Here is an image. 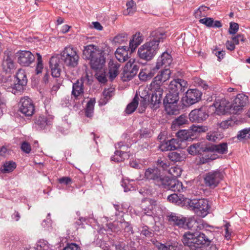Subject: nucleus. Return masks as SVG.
<instances>
[{"label":"nucleus","instance_id":"34","mask_svg":"<svg viewBox=\"0 0 250 250\" xmlns=\"http://www.w3.org/2000/svg\"><path fill=\"white\" fill-rule=\"evenodd\" d=\"M167 200L171 203L179 205L184 201V196L181 194L173 193L168 195Z\"/></svg>","mask_w":250,"mask_h":250},{"label":"nucleus","instance_id":"21","mask_svg":"<svg viewBox=\"0 0 250 250\" xmlns=\"http://www.w3.org/2000/svg\"><path fill=\"white\" fill-rule=\"evenodd\" d=\"M3 70L6 73H11L15 69V64L13 61V57L9 52H5L2 63Z\"/></svg>","mask_w":250,"mask_h":250},{"label":"nucleus","instance_id":"38","mask_svg":"<svg viewBox=\"0 0 250 250\" xmlns=\"http://www.w3.org/2000/svg\"><path fill=\"white\" fill-rule=\"evenodd\" d=\"M156 69L155 68L152 70H144L140 71L139 74V79L143 81H146L150 79L154 75V70Z\"/></svg>","mask_w":250,"mask_h":250},{"label":"nucleus","instance_id":"30","mask_svg":"<svg viewBox=\"0 0 250 250\" xmlns=\"http://www.w3.org/2000/svg\"><path fill=\"white\" fill-rule=\"evenodd\" d=\"M209 151H214L221 154H226L228 152V145L226 143L212 145L209 146Z\"/></svg>","mask_w":250,"mask_h":250},{"label":"nucleus","instance_id":"27","mask_svg":"<svg viewBox=\"0 0 250 250\" xmlns=\"http://www.w3.org/2000/svg\"><path fill=\"white\" fill-rule=\"evenodd\" d=\"M156 205V201L153 199H145L141 205L143 213L148 216H152L153 209Z\"/></svg>","mask_w":250,"mask_h":250},{"label":"nucleus","instance_id":"10","mask_svg":"<svg viewBox=\"0 0 250 250\" xmlns=\"http://www.w3.org/2000/svg\"><path fill=\"white\" fill-rule=\"evenodd\" d=\"M139 65L135 63V60L130 59L125 66L123 70V76L125 81H129L137 73Z\"/></svg>","mask_w":250,"mask_h":250},{"label":"nucleus","instance_id":"9","mask_svg":"<svg viewBox=\"0 0 250 250\" xmlns=\"http://www.w3.org/2000/svg\"><path fill=\"white\" fill-rule=\"evenodd\" d=\"M145 177L148 180H152L158 186H163V184H166L167 181V178L162 177L160 170L157 168L147 169L145 173Z\"/></svg>","mask_w":250,"mask_h":250},{"label":"nucleus","instance_id":"2","mask_svg":"<svg viewBox=\"0 0 250 250\" xmlns=\"http://www.w3.org/2000/svg\"><path fill=\"white\" fill-rule=\"evenodd\" d=\"M83 56L85 59L90 61V65L93 69H101L104 65V52L97 46L89 44L84 46Z\"/></svg>","mask_w":250,"mask_h":250},{"label":"nucleus","instance_id":"33","mask_svg":"<svg viewBox=\"0 0 250 250\" xmlns=\"http://www.w3.org/2000/svg\"><path fill=\"white\" fill-rule=\"evenodd\" d=\"M109 77L112 81L118 74V69L120 65L118 63H114L113 61L109 62Z\"/></svg>","mask_w":250,"mask_h":250},{"label":"nucleus","instance_id":"59","mask_svg":"<svg viewBox=\"0 0 250 250\" xmlns=\"http://www.w3.org/2000/svg\"><path fill=\"white\" fill-rule=\"evenodd\" d=\"M132 43L136 42V45H139L143 41V38L140 32L136 33L133 36Z\"/></svg>","mask_w":250,"mask_h":250},{"label":"nucleus","instance_id":"29","mask_svg":"<svg viewBox=\"0 0 250 250\" xmlns=\"http://www.w3.org/2000/svg\"><path fill=\"white\" fill-rule=\"evenodd\" d=\"M200 23L205 25L208 27L220 28L222 24L219 21H214L211 18H205L199 20Z\"/></svg>","mask_w":250,"mask_h":250},{"label":"nucleus","instance_id":"45","mask_svg":"<svg viewBox=\"0 0 250 250\" xmlns=\"http://www.w3.org/2000/svg\"><path fill=\"white\" fill-rule=\"evenodd\" d=\"M16 167V164L13 161L6 162L3 165V169L2 171L4 173L11 172Z\"/></svg>","mask_w":250,"mask_h":250},{"label":"nucleus","instance_id":"52","mask_svg":"<svg viewBox=\"0 0 250 250\" xmlns=\"http://www.w3.org/2000/svg\"><path fill=\"white\" fill-rule=\"evenodd\" d=\"M127 40V34L125 33H121L116 36L114 38V42L115 43H122Z\"/></svg>","mask_w":250,"mask_h":250},{"label":"nucleus","instance_id":"35","mask_svg":"<svg viewBox=\"0 0 250 250\" xmlns=\"http://www.w3.org/2000/svg\"><path fill=\"white\" fill-rule=\"evenodd\" d=\"M179 99V95L173 93V92H169L167 94L166 97L164 99V104L165 105L166 104H177Z\"/></svg>","mask_w":250,"mask_h":250},{"label":"nucleus","instance_id":"17","mask_svg":"<svg viewBox=\"0 0 250 250\" xmlns=\"http://www.w3.org/2000/svg\"><path fill=\"white\" fill-rule=\"evenodd\" d=\"M202 93L198 89H191L186 92L185 103L187 105L193 104L201 99Z\"/></svg>","mask_w":250,"mask_h":250},{"label":"nucleus","instance_id":"48","mask_svg":"<svg viewBox=\"0 0 250 250\" xmlns=\"http://www.w3.org/2000/svg\"><path fill=\"white\" fill-rule=\"evenodd\" d=\"M182 170L180 167H172L168 169V173L173 177L177 178L181 176Z\"/></svg>","mask_w":250,"mask_h":250},{"label":"nucleus","instance_id":"24","mask_svg":"<svg viewBox=\"0 0 250 250\" xmlns=\"http://www.w3.org/2000/svg\"><path fill=\"white\" fill-rule=\"evenodd\" d=\"M167 219L171 225L177 226L179 228H184L186 218L178 216L174 213H171L167 216Z\"/></svg>","mask_w":250,"mask_h":250},{"label":"nucleus","instance_id":"14","mask_svg":"<svg viewBox=\"0 0 250 250\" xmlns=\"http://www.w3.org/2000/svg\"><path fill=\"white\" fill-rule=\"evenodd\" d=\"M248 103V97L243 93L237 95L231 104L233 113L236 114L241 111Z\"/></svg>","mask_w":250,"mask_h":250},{"label":"nucleus","instance_id":"18","mask_svg":"<svg viewBox=\"0 0 250 250\" xmlns=\"http://www.w3.org/2000/svg\"><path fill=\"white\" fill-rule=\"evenodd\" d=\"M163 186L165 188L169 189L174 192H181L185 191L186 189V188L183 187L182 182L180 181L167 178L166 184H163Z\"/></svg>","mask_w":250,"mask_h":250},{"label":"nucleus","instance_id":"64","mask_svg":"<svg viewBox=\"0 0 250 250\" xmlns=\"http://www.w3.org/2000/svg\"><path fill=\"white\" fill-rule=\"evenodd\" d=\"M58 181L60 184H64L65 185H68L72 182V179L69 177H62L59 178Z\"/></svg>","mask_w":250,"mask_h":250},{"label":"nucleus","instance_id":"11","mask_svg":"<svg viewBox=\"0 0 250 250\" xmlns=\"http://www.w3.org/2000/svg\"><path fill=\"white\" fill-rule=\"evenodd\" d=\"M151 91L152 92L150 106L152 108H157L161 103L163 97L164 90L159 86H152L150 85Z\"/></svg>","mask_w":250,"mask_h":250},{"label":"nucleus","instance_id":"16","mask_svg":"<svg viewBox=\"0 0 250 250\" xmlns=\"http://www.w3.org/2000/svg\"><path fill=\"white\" fill-rule=\"evenodd\" d=\"M84 79L81 78L76 81L73 83L72 90L71 92V98L74 100H77L81 99L84 94Z\"/></svg>","mask_w":250,"mask_h":250},{"label":"nucleus","instance_id":"36","mask_svg":"<svg viewBox=\"0 0 250 250\" xmlns=\"http://www.w3.org/2000/svg\"><path fill=\"white\" fill-rule=\"evenodd\" d=\"M95 103L96 100L95 98H91L87 102L85 109V114L87 117L90 118L92 116Z\"/></svg>","mask_w":250,"mask_h":250},{"label":"nucleus","instance_id":"62","mask_svg":"<svg viewBox=\"0 0 250 250\" xmlns=\"http://www.w3.org/2000/svg\"><path fill=\"white\" fill-rule=\"evenodd\" d=\"M158 249L159 250H178L177 247L172 245H166L165 244H161L159 246Z\"/></svg>","mask_w":250,"mask_h":250},{"label":"nucleus","instance_id":"47","mask_svg":"<svg viewBox=\"0 0 250 250\" xmlns=\"http://www.w3.org/2000/svg\"><path fill=\"white\" fill-rule=\"evenodd\" d=\"M169 159L173 162H181L184 159V157L177 152H171L168 154Z\"/></svg>","mask_w":250,"mask_h":250},{"label":"nucleus","instance_id":"7","mask_svg":"<svg viewBox=\"0 0 250 250\" xmlns=\"http://www.w3.org/2000/svg\"><path fill=\"white\" fill-rule=\"evenodd\" d=\"M224 178V172L220 170L207 172L204 176L205 186L210 188H216Z\"/></svg>","mask_w":250,"mask_h":250},{"label":"nucleus","instance_id":"56","mask_svg":"<svg viewBox=\"0 0 250 250\" xmlns=\"http://www.w3.org/2000/svg\"><path fill=\"white\" fill-rule=\"evenodd\" d=\"M140 234L145 236L146 237H151L153 233L151 229H149L146 226H143L141 230Z\"/></svg>","mask_w":250,"mask_h":250},{"label":"nucleus","instance_id":"40","mask_svg":"<svg viewBox=\"0 0 250 250\" xmlns=\"http://www.w3.org/2000/svg\"><path fill=\"white\" fill-rule=\"evenodd\" d=\"M222 137V134L218 131H210L207 135V140L212 142L220 140Z\"/></svg>","mask_w":250,"mask_h":250},{"label":"nucleus","instance_id":"54","mask_svg":"<svg viewBox=\"0 0 250 250\" xmlns=\"http://www.w3.org/2000/svg\"><path fill=\"white\" fill-rule=\"evenodd\" d=\"M140 135L141 138H148L151 136L152 132L150 129L144 128L140 130Z\"/></svg>","mask_w":250,"mask_h":250},{"label":"nucleus","instance_id":"50","mask_svg":"<svg viewBox=\"0 0 250 250\" xmlns=\"http://www.w3.org/2000/svg\"><path fill=\"white\" fill-rule=\"evenodd\" d=\"M117 223H119V224H118V225H120V228L124 229L125 231L130 233L131 234L133 233L132 228L130 226V224L128 222L125 221L123 222H117Z\"/></svg>","mask_w":250,"mask_h":250},{"label":"nucleus","instance_id":"58","mask_svg":"<svg viewBox=\"0 0 250 250\" xmlns=\"http://www.w3.org/2000/svg\"><path fill=\"white\" fill-rule=\"evenodd\" d=\"M179 141L175 139H172L170 140H168L170 148H171L172 150L178 148L179 147Z\"/></svg>","mask_w":250,"mask_h":250},{"label":"nucleus","instance_id":"28","mask_svg":"<svg viewBox=\"0 0 250 250\" xmlns=\"http://www.w3.org/2000/svg\"><path fill=\"white\" fill-rule=\"evenodd\" d=\"M54 117L52 115H41L36 119L35 124L38 128L42 129L46 126L51 125L53 122Z\"/></svg>","mask_w":250,"mask_h":250},{"label":"nucleus","instance_id":"41","mask_svg":"<svg viewBox=\"0 0 250 250\" xmlns=\"http://www.w3.org/2000/svg\"><path fill=\"white\" fill-rule=\"evenodd\" d=\"M103 98L99 101V104L103 105L105 104L112 96V91L110 89L104 90L103 92Z\"/></svg>","mask_w":250,"mask_h":250},{"label":"nucleus","instance_id":"49","mask_svg":"<svg viewBox=\"0 0 250 250\" xmlns=\"http://www.w3.org/2000/svg\"><path fill=\"white\" fill-rule=\"evenodd\" d=\"M37 249L39 250H50L48 242L44 240H40L37 243Z\"/></svg>","mask_w":250,"mask_h":250},{"label":"nucleus","instance_id":"37","mask_svg":"<svg viewBox=\"0 0 250 250\" xmlns=\"http://www.w3.org/2000/svg\"><path fill=\"white\" fill-rule=\"evenodd\" d=\"M139 100V97L136 95L132 101L127 105L125 112L127 114H131L136 110L138 105Z\"/></svg>","mask_w":250,"mask_h":250},{"label":"nucleus","instance_id":"53","mask_svg":"<svg viewBox=\"0 0 250 250\" xmlns=\"http://www.w3.org/2000/svg\"><path fill=\"white\" fill-rule=\"evenodd\" d=\"M239 29V24L237 23L231 22L229 23V32L231 35L235 34Z\"/></svg>","mask_w":250,"mask_h":250},{"label":"nucleus","instance_id":"4","mask_svg":"<svg viewBox=\"0 0 250 250\" xmlns=\"http://www.w3.org/2000/svg\"><path fill=\"white\" fill-rule=\"evenodd\" d=\"M27 83V79L25 71L19 69L14 80H9L4 82L2 86L7 91L14 94H21Z\"/></svg>","mask_w":250,"mask_h":250},{"label":"nucleus","instance_id":"8","mask_svg":"<svg viewBox=\"0 0 250 250\" xmlns=\"http://www.w3.org/2000/svg\"><path fill=\"white\" fill-rule=\"evenodd\" d=\"M208 130V127L207 126L203 125H192L190 127V129L181 130L177 132L176 136L180 140L183 141L191 139L192 137L193 136V133H201L205 132Z\"/></svg>","mask_w":250,"mask_h":250},{"label":"nucleus","instance_id":"3","mask_svg":"<svg viewBox=\"0 0 250 250\" xmlns=\"http://www.w3.org/2000/svg\"><path fill=\"white\" fill-rule=\"evenodd\" d=\"M182 242L191 250H198L199 248L208 245L210 243L208 238L204 233L198 231L185 233L183 236Z\"/></svg>","mask_w":250,"mask_h":250},{"label":"nucleus","instance_id":"32","mask_svg":"<svg viewBox=\"0 0 250 250\" xmlns=\"http://www.w3.org/2000/svg\"><path fill=\"white\" fill-rule=\"evenodd\" d=\"M188 122V118L185 115H182L175 119L172 123L171 128L176 129L177 127H180Z\"/></svg>","mask_w":250,"mask_h":250},{"label":"nucleus","instance_id":"1","mask_svg":"<svg viewBox=\"0 0 250 250\" xmlns=\"http://www.w3.org/2000/svg\"><path fill=\"white\" fill-rule=\"evenodd\" d=\"M149 37V41L141 45L137 52L139 57L146 61L151 60L156 55L159 50V43L163 42L166 35L158 30H155L151 32Z\"/></svg>","mask_w":250,"mask_h":250},{"label":"nucleus","instance_id":"23","mask_svg":"<svg viewBox=\"0 0 250 250\" xmlns=\"http://www.w3.org/2000/svg\"><path fill=\"white\" fill-rule=\"evenodd\" d=\"M172 61L171 55L167 52H165L157 59L155 68L156 70H158L161 67L167 68L171 63Z\"/></svg>","mask_w":250,"mask_h":250},{"label":"nucleus","instance_id":"51","mask_svg":"<svg viewBox=\"0 0 250 250\" xmlns=\"http://www.w3.org/2000/svg\"><path fill=\"white\" fill-rule=\"evenodd\" d=\"M216 159L214 155H211L210 157L208 155L202 156L199 158L198 162V164L203 165L208 163L210 160H213Z\"/></svg>","mask_w":250,"mask_h":250},{"label":"nucleus","instance_id":"22","mask_svg":"<svg viewBox=\"0 0 250 250\" xmlns=\"http://www.w3.org/2000/svg\"><path fill=\"white\" fill-rule=\"evenodd\" d=\"M35 60L32 53L29 51H21L19 54L18 62L22 66H29Z\"/></svg>","mask_w":250,"mask_h":250},{"label":"nucleus","instance_id":"43","mask_svg":"<svg viewBox=\"0 0 250 250\" xmlns=\"http://www.w3.org/2000/svg\"><path fill=\"white\" fill-rule=\"evenodd\" d=\"M126 152L119 150L115 152V155L111 157V160L116 162H122L125 160L124 155Z\"/></svg>","mask_w":250,"mask_h":250},{"label":"nucleus","instance_id":"20","mask_svg":"<svg viewBox=\"0 0 250 250\" xmlns=\"http://www.w3.org/2000/svg\"><path fill=\"white\" fill-rule=\"evenodd\" d=\"M171 71L169 68H165L162 70L153 79L150 85L152 86H159L168 80L170 77Z\"/></svg>","mask_w":250,"mask_h":250},{"label":"nucleus","instance_id":"15","mask_svg":"<svg viewBox=\"0 0 250 250\" xmlns=\"http://www.w3.org/2000/svg\"><path fill=\"white\" fill-rule=\"evenodd\" d=\"M216 108L215 113L217 115H223L232 110L231 104L225 99H217L213 104Z\"/></svg>","mask_w":250,"mask_h":250},{"label":"nucleus","instance_id":"63","mask_svg":"<svg viewBox=\"0 0 250 250\" xmlns=\"http://www.w3.org/2000/svg\"><path fill=\"white\" fill-rule=\"evenodd\" d=\"M63 250H81V249L76 244L71 243L66 246Z\"/></svg>","mask_w":250,"mask_h":250},{"label":"nucleus","instance_id":"19","mask_svg":"<svg viewBox=\"0 0 250 250\" xmlns=\"http://www.w3.org/2000/svg\"><path fill=\"white\" fill-rule=\"evenodd\" d=\"M188 152L192 155L201 154L207 151H209V146L203 142H198L191 145L187 148Z\"/></svg>","mask_w":250,"mask_h":250},{"label":"nucleus","instance_id":"31","mask_svg":"<svg viewBox=\"0 0 250 250\" xmlns=\"http://www.w3.org/2000/svg\"><path fill=\"white\" fill-rule=\"evenodd\" d=\"M126 47L122 48H118L115 53L116 59L120 62H124L126 61L128 58V52L126 50Z\"/></svg>","mask_w":250,"mask_h":250},{"label":"nucleus","instance_id":"12","mask_svg":"<svg viewBox=\"0 0 250 250\" xmlns=\"http://www.w3.org/2000/svg\"><path fill=\"white\" fill-rule=\"evenodd\" d=\"M20 111L25 116H31L35 112V106L32 100L27 97L21 98Z\"/></svg>","mask_w":250,"mask_h":250},{"label":"nucleus","instance_id":"60","mask_svg":"<svg viewBox=\"0 0 250 250\" xmlns=\"http://www.w3.org/2000/svg\"><path fill=\"white\" fill-rule=\"evenodd\" d=\"M197 223L198 224L196 225V228L195 230L197 231L198 230H200L203 229L204 228H206L208 227V224L204 222L203 220L199 219L197 220Z\"/></svg>","mask_w":250,"mask_h":250},{"label":"nucleus","instance_id":"6","mask_svg":"<svg viewBox=\"0 0 250 250\" xmlns=\"http://www.w3.org/2000/svg\"><path fill=\"white\" fill-rule=\"evenodd\" d=\"M61 56L62 60L66 66L74 67L78 65L79 57L76 49L72 46L65 47Z\"/></svg>","mask_w":250,"mask_h":250},{"label":"nucleus","instance_id":"5","mask_svg":"<svg viewBox=\"0 0 250 250\" xmlns=\"http://www.w3.org/2000/svg\"><path fill=\"white\" fill-rule=\"evenodd\" d=\"M187 203L188 208L198 216L205 217L209 213L210 206L206 199H188Z\"/></svg>","mask_w":250,"mask_h":250},{"label":"nucleus","instance_id":"26","mask_svg":"<svg viewBox=\"0 0 250 250\" xmlns=\"http://www.w3.org/2000/svg\"><path fill=\"white\" fill-rule=\"evenodd\" d=\"M49 66L52 76L55 78L59 77L61 71L59 58L57 57H52L50 59Z\"/></svg>","mask_w":250,"mask_h":250},{"label":"nucleus","instance_id":"55","mask_svg":"<svg viewBox=\"0 0 250 250\" xmlns=\"http://www.w3.org/2000/svg\"><path fill=\"white\" fill-rule=\"evenodd\" d=\"M38 63L36 66V70L37 74H39L42 72L43 68V64L42 62V56L39 53H37Z\"/></svg>","mask_w":250,"mask_h":250},{"label":"nucleus","instance_id":"13","mask_svg":"<svg viewBox=\"0 0 250 250\" xmlns=\"http://www.w3.org/2000/svg\"><path fill=\"white\" fill-rule=\"evenodd\" d=\"M188 84L187 81L182 79H176L171 81L168 89L169 92H173L179 95L180 93L184 92L188 88Z\"/></svg>","mask_w":250,"mask_h":250},{"label":"nucleus","instance_id":"57","mask_svg":"<svg viewBox=\"0 0 250 250\" xmlns=\"http://www.w3.org/2000/svg\"><path fill=\"white\" fill-rule=\"evenodd\" d=\"M21 148L22 151L27 154L29 153L31 150L30 144L26 141L22 143Z\"/></svg>","mask_w":250,"mask_h":250},{"label":"nucleus","instance_id":"25","mask_svg":"<svg viewBox=\"0 0 250 250\" xmlns=\"http://www.w3.org/2000/svg\"><path fill=\"white\" fill-rule=\"evenodd\" d=\"M208 117V115L201 109H195L192 110L189 114V119L192 122H202Z\"/></svg>","mask_w":250,"mask_h":250},{"label":"nucleus","instance_id":"44","mask_svg":"<svg viewBox=\"0 0 250 250\" xmlns=\"http://www.w3.org/2000/svg\"><path fill=\"white\" fill-rule=\"evenodd\" d=\"M141 99L139 110L140 113H142L145 111L148 104V95H145L144 97L141 96Z\"/></svg>","mask_w":250,"mask_h":250},{"label":"nucleus","instance_id":"39","mask_svg":"<svg viewBox=\"0 0 250 250\" xmlns=\"http://www.w3.org/2000/svg\"><path fill=\"white\" fill-rule=\"evenodd\" d=\"M165 110L169 115H176L179 112V108L177 104H166Z\"/></svg>","mask_w":250,"mask_h":250},{"label":"nucleus","instance_id":"42","mask_svg":"<svg viewBox=\"0 0 250 250\" xmlns=\"http://www.w3.org/2000/svg\"><path fill=\"white\" fill-rule=\"evenodd\" d=\"M198 223H197V220L193 217H190L188 219L186 218V222H185L184 229H188L191 230H195L196 225Z\"/></svg>","mask_w":250,"mask_h":250},{"label":"nucleus","instance_id":"61","mask_svg":"<svg viewBox=\"0 0 250 250\" xmlns=\"http://www.w3.org/2000/svg\"><path fill=\"white\" fill-rule=\"evenodd\" d=\"M232 40L235 44H238L239 43V41L242 42H244L246 40V38L244 37L243 34H238L237 35L232 37Z\"/></svg>","mask_w":250,"mask_h":250},{"label":"nucleus","instance_id":"46","mask_svg":"<svg viewBox=\"0 0 250 250\" xmlns=\"http://www.w3.org/2000/svg\"><path fill=\"white\" fill-rule=\"evenodd\" d=\"M237 137L239 140L242 139H250V128H245L239 131Z\"/></svg>","mask_w":250,"mask_h":250}]
</instances>
